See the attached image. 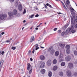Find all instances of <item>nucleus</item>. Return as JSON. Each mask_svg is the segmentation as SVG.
I'll return each mask as SVG.
<instances>
[{
  "label": "nucleus",
  "mask_w": 77,
  "mask_h": 77,
  "mask_svg": "<svg viewBox=\"0 0 77 77\" xmlns=\"http://www.w3.org/2000/svg\"><path fill=\"white\" fill-rule=\"evenodd\" d=\"M7 17V14H0V20H5V18Z\"/></svg>",
  "instance_id": "1"
},
{
  "label": "nucleus",
  "mask_w": 77,
  "mask_h": 77,
  "mask_svg": "<svg viewBox=\"0 0 77 77\" xmlns=\"http://www.w3.org/2000/svg\"><path fill=\"white\" fill-rule=\"evenodd\" d=\"M74 29V27L73 26H72L70 28H68L67 29H66V31L65 32V35H67L69 32H71L72 30H73Z\"/></svg>",
  "instance_id": "2"
},
{
  "label": "nucleus",
  "mask_w": 77,
  "mask_h": 77,
  "mask_svg": "<svg viewBox=\"0 0 77 77\" xmlns=\"http://www.w3.org/2000/svg\"><path fill=\"white\" fill-rule=\"evenodd\" d=\"M74 29V27L73 26H72L70 28H68L67 29H66V31L65 32V35H67L69 32H71L72 30H73Z\"/></svg>",
  "instance_id": "3"
},
{
  "label": "nucleus",
  "mask_w": 77,
  "mask_h": 77,
  "mask_svg": "<svg viewBox=\"0 0 77 77\" xmlns=\"http://www.w3.org/2000/svg\"><path fill=\"white\" fill-rule=\"evenodd\" d=\"M66 53L67 54H69L70 53V50L69 48H70V46L69 45H66Z\"/></svg>",
  "instance_id": "4"
},
{
  "label": "nucleus",
  "mask_w": 77,
  "mask_h": 77,
  "mask_svg": "<svg viewBox=\"0 0 77 77\" xmlns=\"http://www.w3.org/2000/svg\"><path fill=\"white\" fill-rule=\"evenodd\" d=\"M66 74L68 77H70L71 75V72L69 70H68L66 72Z\"/></svg>",
  "instance_id": "5"
},
{
  "label": "nucleus",
  "mask_w": 77,
  "mask_h": 77,
  "mask_svg": "<svg viewBox=\"0 0 77 77\" xmlns=\"http://www.w3.org/2000/svg\"><path fill=\"white\" fill-rule=\"evenodd\" d=\"M65 59L67 61H69L71 60V57L70 56H67L66 57Z\"/></svg>",
  "instance_id": "6"
},
{
  "label": "nucleus",
  "mask_w": 77,
  "mask_h": 77,
  "mask_svg": "<svg viewBox=\"0 0 77 77\" xmlns=\"http://www.w3.org/2000/svg\"><path fill=\"white\" fill-rule=\"evenodd\" d=\"M18 9L20 11H21L23 10V5L21 4H20L18 6Z\"/></svg>",
  "instance_id": "7"
},
{
  "label": "nucleus",
  "mask_w": 77,
  "mask_h": 77,
  "mask_svg": "<svg viewBox=\"0 0 77 77\" xmlns=\"http://www.w3.org/2000/svg\"><path fill=\"white\" fill-rule=\"evenodd\" d=\"M51 63V60H49L47 62V64L48 66H50Z\"/></svg>",
  "instance_id": "8"
},
{
  "label": "nucleus",
  "mask_w": 77,
  "mask_h": 77,
  "mask_svg": "<svg viewBox=\"0 0 77 77\" xmlns=\"http://www.w3.org/2000/svg\"><path fill=\"white\" fill-rule=\"evenodd\" d=\"M45 65V63L43 62L40 65V68H44Z\"/></svg>",
  "instance_id": "9"
},
{
  "label": "nucleus",
  "mask_w": 77,
  "mask_h": 77,
  "mask_svg": "<svg viewBox=\"0 0 77 77\" xmlns=\"http://www.w3.org/2000/svg\"><path fill=\"white\" fill-rule=\"evenodd\" d=\"M68 66L70 69L72 68L73 67V64H72V63H69L68 64Z\"/></svg>",
  "instance_id": "10"
},
{
  "label": "nucleus",
  "mask_w": 77,
  "mask_h": 77,
  "mask_svg": "<svg viewBox=\"0 0 77 77\" xmlns=\"http://www.w3.org/2000/svg\"><path fill=\"white\" fill-rule=\"evenodd\" d=\"M13 14L14 15H17V10L16 9H14L13 11Z\"/></svg>",
  "instance_id": "11"
},
{
  "label": "nucleus",
  "mask_w": 77,
  "mask_h": 77,
  "mask_svg": "<svg viewBox=\"0 0 77 77\" xmlns=\"http://www.w3.org/2000/svg\"><path fill=\"white\" fill-rule=\"evenodd\" d=\"M40 59L41 60H45V57L43 55H41L40 57Z\"/></svg>",
  "instance_id": "12"
},
{
  "label": "nucleus",
  "mask_w": 77,
  "mask_h": 77,
  "mask_svg": "<svg viewBox=\"0 0 77 77\" xmlns=\"http://www.w3.org/2000/svg\"><path fill=\"white\" fill-rule=\"evenodd\" d=\"M8 15L9 16L10 18H11L13 16V13L11 12H8Z\"/></svg>",
  "instance_id": "13"
},
{
  "label": "nucleus",
  "mask_w": 77,
  "mask_h": 77,
  "mask_svg": "<svg viewBox=\"0 0 77 77\" xmlns=\"http://www.w3.org/2000/svg\"><path fill=\"white\" fill-rule=\"evenodd\" d=\"M27 65L28 66H27V69L28 71H29V69H30V66H31L30 64L29 63H28L27 64Z\"/></svg>",
  "instance_id": "14"
},
{
  "label": "nucleus",
  "mask_w": 77,
  "mask_h": 77,
  "mask_svg": "<svg viewBox=\"0 0 77 77\" xmlns=\"http://www.w3.org/2000/svg\"><path fill=\"white\" fill-rule=\"evenodd\" d=\"M34 39H35V37L32 36L30 40V42H33L34 41Z\"/></svg>",
  "instance_id": "15"
},
{
  "label": "nucleus",
  "mask_w": 77,
  "mask_h": 77,
  "mask_svg": "<svg viewBox=\"0 0 77 77\" xmlns=\"http://www.w3.org/2000/svg\"><path fill=\"white\" fill-rule=\"evenodd\" d=\"M48 74L49 77H51L52 76L53 73H52V72L51 71H49L48 72Z\"/></svg>",
  "instance_id": "16"
},
{
  "label": "nucleus",
  "mask_w": 77,
  "mask_h": 77,
  "mask_svg": "<svg viewBox=\"0 0 77 77\" xmlns=\"http://www.w3.org/2000/svg\"><path fill=\"white\" fill-rule=\"evenodd\" d=\"M40 72L41 74H45V69H42L40 71Z\"/></svg>",
  "instance_id": "17"
},
{
  "label": "nucleus",
  "mask_w": 77,
  "mask_h": 77,
  "mask_svg": "<svg viewBox=\"0 0 77 77\" xmlns=\"http://www.w3.org/2000/svg\"><path fill=\"white\" fill-rule=\"evenodd\" d=\"M59 55V51H56L55 52V55L56 57H57Z\"/></svg>",
  "instance_id": "18"
},
{
  "label": "nucleus",
  "mask_w": 77,
  "mask_h": 77,
  "mask_svg": "<svg viewBox=\"0 0 77 77\" xmlns=\"http://www.w3.org/2000/svg\"><path fill=\"white\" fill-rule=\"evenodd\" d=\"M63 58V54H61L59 57V60H60L61 59H62Z\"/></svg>",
  "instance_id": "19"
},
{
  "label": "nucleus",
  "mask_w": 77,
  "mask_h": 77,
  "mask_svg": "<svg viewBox=\"0 0 77 77\" xmlns=\"http://www.w3.org/2000/svg\"><path fill=\"white\" fill-rule=\"evenodd\" d=\"M57 69V66H54L53 67V69L54 71H56Z\"/></svg>",
  "instance_id": "20"
},
{
  "label": "nucleus",
  "mask_w": 77,
  "mask_h": 77,
  "mask_svg": "<svg viewBox=\"0 0 77 77\" xmlns=\"http://www.w3.org/2000/svg\"><path fill=\"white\" fill-rule=\"evenodd\" d=\"M59 74L60 75V76L62 77L63 75V72H59Z\"/></svg>",
  "instance_id": "21"
},
{
  "label": "nucleus",
  "mask_w": 77,
  "mask_h": 77,
  "mask_svg": "<svg viewBox=\"0 0 77 77\" xmlns=\"http://www.w3.org/2000/svg\"><path fill=\"white\" fill-rule=\"evenodd\" d=\"M3 62H4L3 61V60H1V62H0V66L1 67L2 66V65L3 64Z\"/></svg>",
  "instance_id": "22"
},
{
  "label": "nucleus",
  "mask_w": 77,
  "mask_h": 77,
  "mask_svg": "<svg viewBox=\"0 0 77 77\" xmlns=\"http://www.w3.org/2000/svg\"><path fill=\"white\" fill-rule=\"evenodd\" d=\"M61 65L62 66H63L65 65V63L64 62H63L61 63Z\"/></svg>",
  "instance_id": "23"
},
{
  "label": "nucleus",
  "mask_w": 77,
  "mask_h": 77,
  "mask_svg": "<svg viewBox=\"0 0 77 77\" xmlns=\"http://www.w3.org/2000/svg\"><path fill=\"white\" fill-rule=\"evenodd\" d=\"M55 52V51L54 50H52L51 51V54H54V53Z\"/></svg>",
  "instance_id": "24"
},
{
  "label": "nucleus",
  "mask_w": 77,
  "mask_h": 77,
  "mask_svg": "<svg viewBox=\"0 0 77 77\" xmlns=\"http://www.w3.org/2000/svg\"><path fill=\"white\" fill-rule=\"evenodd\" d=\"M53 64H56L57 63V60H54L53 61Z\"/></svg>",
  "instance_id": "25"
},
{
  "label": "nucleus",
  "mask_w": 77,
  "mask_h": 77,
  "mask_svg": "<svg viewBox=\"0 0 77 77\" xmlns=\"http://www.w3.org/2000/svg\"><path fill=\"white\" fill-rule=\"evenodd\" d=\"M59 45L60 47H64L65 45L63 44H59Z\"/></svg>",
  "instance_id": "26"
},
{
  "label": "nucleus",
  "mask_w": 77,
  "mask_h": 77,
  "mask_svg": "<svg viewBox=\"0 0 77 77\" xmlns=\"http://www.w3.org/2000/svg\"><path fill=\"white\" fill-rule=\"evenodd\" d=\"M68 26V25H66L63 27V29H66V28H67Z\"/></svg>",
  "instance_id": "27"
},
{
  "label": "nucleus",
  "mask_w": 77,
  "mask_h": 77,
  "mask_svg": "<svg viewBox=\"0 0 77 77\" xmlns=\"http://www.w3.org/2000/svg\"><path fill=\"white\" fill-rule=\"evenodd\" d=\"M63 6L64 9L65 10H67V8H66V7L65 6V5H63Z\"/></svg>",
  "instance_id": "28"
},
{
  "label": "nucleus",
  "mask_w": 77,
  "mask_h": 77,
  "mask_svg": "<svg viewBox=\"0 0 77 77\" xmlns=\"http://www.w3.org/2000/svg\"><path fill=\"white\" fill-rule=\"evenodd\" d=\"M32 69H31L29 72V74H31L32 73Z\"/></svg>",
  "instance_id": "29"
},
{
  "label": "nucleus",
  "mask_w": 77,
  "mask_h": 77,
  "mask_svg": "<svg viewBox=\"0 0 77 77\" xmlns=\"http://www.w3.org/2000/svg\"><path fill=\"white\" fill-rule=\"evenodd\" d=\"M73 26H75V28H77V24H75V23H73Z\"/></svg>",
  "instance_id": "30"
},
{
  "label": "nucleus",
  "mask_w": 77,
  "mask_h": 77,
  "mask_svg": "<svg viewBox=\"0 0 77 77\" xmlns=\"http://www.w3.org/2000/svg\"><path fill=\"white\" fill-rule=\"evenodd\" d=\"M35 16V15L34 14H32L31 15V16H29V17L30 18H33V17Z\"/></svg>",
  "instance_id": "31"
},
{
  "label": "nucleus",
  "mask_w": 77,
  "mask_h": 77,
  "mask_svg": "<svg viewBox=\"0 0 77 77\" xmlns=\"http://www.w3.org/2000/svg\"><path fill=\"white\" fill-rule=\"evenodd\" d=\"M69 3H70L69 1V0H68L66 1V3L67 5H69Z\"/></svg>",
  "instance_id": "32"
},
{
  "label": "nucleus",
  "mask_w": 77,
  "mask_h": 77,
  "mask_svg": "<svg viewBox=\"0 0 77 77\" xmlns=\"http://www.w3.org/2000/svg\"><path fill=\"white\" fill-rule=\"evenodd\" d=\"M74 53L75 55H77V51H74Z\"/></svg>",
  "instance_id": "33"
},
{
  "label": "nucleus",
  "mask_w": 77,
  "mask_h": 77,
  "mask_svg": "<svg viewBox=\"0 0 77 77\" xmlns=\"http://www.w3.org/2000/svg\"><path fill=\"white\" fill-rule=\"evenodd\" d=\"M57 32L59 33H62V31H61V30H59L57 31Z\"/></svg>",
  "instance_id": "34"
},
{
  "label": "nucleus",
  "mask_w": 77,
  "mask_h": 77,
  "mask_svg": "<svg viewBox=\"0 0 77 77\" xmlns=\"http://www.w3.org/2000/svg\"><path fill=\"white\" fill-rule=\"evenodd\" d=\"M11 48L12 49V50H15V49H16V47H12Z\"/></svg>",
  "instance_id": "35"
},
{
  "label": "nucleus",
  "mask_w": 77,
  "mask_h": 77,
  "mask_svg": "<svg viewBox=\"0 0 77 77\" xmlns=\"http://www.w3.org/2000/svg\"><path fill=\"white\" fill-rule=\"evenodd\" d=\"M71 14L72 15H75V13L72 11H71Z\"/></svg>",
  "instance_id": "36"
},
{
  "label": "nucleus",
  "mask_w": 77,
  "mask_h": 77,
  "mask_svg": "<svg viewBox=\"0 0 77 77\" xmlns=\"http://www.w3.org/2000/svg\"><path fill=\"white\" fill-rule=\"evenodd\" d=\"M74 75H75V77H77V72L74 73Z\"/></svg>",
  "instance_id": "37"
},
{
  "label": "nucleus",
  "mask_w": 77,
  "mask_h": 77,
  "mask_svg": "<svg viewBox=\"0 0 77 77\" xmlns=\"http://www.w3.org/2000/svg\"><path fill=\"white\" fill-rule=\"evenodd\" d=\"M65 34V32H63L61 33V36H64Z\"/></svg>",
  "instance_id": "38"
},
{
  "label": "nucleus",
  "mask_w": 77,
  "mask_h": 77,
  "mask_svg": "<svg viewBox=\"0 0 77 77\" xmlns=\"http://www.w3.org/2000/svg\"><path fill=\"white\" fill-rule=\"evenodd\" d=\"M26 9H24V11L23 12V14H26Z\"/></svg>",
  "instance_id": "39"
},
{
  "label": "nucleus",
  "mask_w": 77,
  "mask_h": 77,
  "mask_svg": "<svg viewBox=\"0 0 77 77\" xmlns=\"http://www.w3.org/2000/svg\"><path fill=\"white\" fill-rule=\"evenodd\" d=\"M11 3H13L14 2V0H9Z\"/></svg>",
  "instance_id": "40"
},
{
  "label": "nucleus",
  "mask_w": 77,
  "mask_h": 77,
  "mask_svg": "<svg viewBox=\"0 0 77 77\" xmlns=\"http://www.w3.org/2000/svg\"><path fill=\"white\" fill-rule=\"evenodd\" d=\"M51 48H52V47H51L49 48L48 49L49 51H50V50H51Z\"/></svg>",
  "instance_id": "41"
},
{
  "label": "nucleus",
  "mask_w": 77,
  "mask_h": 77,
  "mask_svg": "<svg viewBox=\"0 0 77 77\" xmlns=\"http://www.w3.org/2000/svg\"><path fill=\"white\" fill-rule=\"evenodd\" d=\"M73 29H72V30L71 31H72V33H75V31L74 30H73Z\"/></svg>",
  "instance_id": "42"
},
{
  "label": "nucleus",
  "mask_w": 77,
  "mask_h": 77,
  "mask_svg": "<svg viewBox=\"0 0 77 77\" xmlns=\"http://www.w3.org/2000/svg\"><path fill=\"white\" fill-rule=\"evenodd\" d=\"M11 41L10 40H7L6 41V42L8 43H9V42H10Z\"/></svg>",
  "instance_id": "43"
},
{
  "label": "nucleus",
  "mask_w": 77,
  "mask_h": 77,
  "mask_svg": "<svg viewBox=\"0 0 77 77\" xmlns=\"http://www.w3.org/2000/svg\"><path fill=\"white\" fill-rule=\"evenodd\" d=\"M35 48H37L38 47V44L35 45Z\"/></svg>",
  "instance_id": "44"
},
{
  "label": "nucleus",
  "mask_w": 77,
  "mask_h": 77,
  "mask_svg": "<svg viewBox=\"0 0 77 77\" xmlns=\"http://www.w3.org/2000/svg\"><path fill=\"white\" fill-rule=\"evenodd\" d=\"M57 28H56L54 29V31H56L57 30Z\"/></svg>",
  "instance_id": "45"
},
{
  "label": "nucleus",
  "mask_w": 77,
  "mask_h": 77,
  "mask_svg": "<svg viewBox=\"0 0 77 77\" xmlns=\"http://www.w3.org/2000/svg\"><path fill=\"white\" fill-rule=\"evenodd\" d=\"M35 17H39V15L38 14H37L35 16Z\"/></svg>",
  "instance_id": "46"
},
{
  "label": "nucleus",
  "mask_w": 77,
  "mask_h": 77,
  "mask_svg": "<svg viewBox=\"0 0 77 77\" xmlns=\"http://www.w3.org/2000/svg\"><path fill=\"white\" fill-rule=\"evenodd\" d=\"M39 47H38L37 48H36L35 50H38V49H39Z\"/></svg>",
  "instance_id": "47"
},
{
  "label": "nucleus",
  "mask_w": 77,
  "mask_h": 77,
  "mask_svg": "<svg viewBox=\"0 0 77 77\" xmlns=\"http://www.w3.org/2000/svg\"><path fill=\"white\" fill-rule=\"evenodd\" d=\"M60 2H61V3H62V4L63 6V5H65L64 4V3H63V2L62 1H60Z\"/></svg>",
  "instance_id": "48"
},
{
  "label": "nucleus",
  "mask_w": 77,
  "mask_h": 77,
  "mask_svg": "<svg viewBox=\"0 0 77 77\" xmlns=\"http://www.w3.org/2000/svg\"><path fill=\"white\" fill-rule=\"evenodd\" d=\"M32 53H35V49H34L32 51Z\"/></svg>",
  "instance_id": "49"
},
{
  "label": "nucleus",
  "mask_w": 77,
  "mask_h": 77,
  "mask_svg": "<svg viewBox=\"0 0 77 77\" xmlns=\"http://www.w3.org/2000/svg\"><path fill=\"white\" fill-rule=\"evenodd\" d=\"M4 53V51H3L2 53L1 52V54L2 55H3Z\"/></svg>",
  "instance_id": "50"
},
{
  "label": "nucleus",
  "mask_w": 77,
  "mask_h": 77,
  "mask_svg": "<svg viewBox=\"0 0 77 77\" xmlns=\"http://www.w3.org/2000/svg\"><path fill=\"white\" fill-rule=\"evenodd\" d=\"M44 5L45 8H47V6H46L45 4H44Z\"/></svg>",
  "instance_id": "51"
},
{
  "label": "nucleus",
  "mask_w": 77,
  "mask_h": 77,
  "mask_svg": "<svg viewBox=\"0 0 77 77\" xmlns=\"http://www.w3.org/2000/svg\"><path fill=\"white\" fill-rule=\"evenodd\" d=\"M2 35H4L5 34V32H3L1 33Z\"/></svg>",
  "instance_id": "52"
},
{
  "label": "nucleus",
  "mask_w": 77,
  "mask_h": 77,
  "mask_svg": "<svg viewBox=\"0 0 77 77\" xmlns=\"http://www.w3.org/2000/svg\"><path fill=\"white\" fill-rule=\"evenodd\" d=\"M40 40H41V38H38V41H40Z\"/></svg>",
  "instance_id": "53"
},
{
  "label": "nucleus",
  "mask_w": 77,
  "mask_h": 77,
  "mask_svg": "<svg viewBox=\"0 0 77 77\" xmlns=\"http://www.w3.org/2000/svg\"><path fill=\"white\" fill-rule=\"evenodd\" d=\"M30 60L31 61H32V58H30Z\"/></svg>",
  "instance_id": "54"
},
{
  "label": "nucleus",
  "mask_w": 77,
  "mask_h": 77,
  "mask_svg": "<svg viewBox=\"0 0 77 77\" xmlns=\"http://www.w3.org/2000/svg\"><path fill=\"white\" fill-rule=\"evenodd\" d=\"M58 15H60V14H62V13H58Z\"/></svg>",
  "instance_id": "55"
},
{
  "label": "nucleus",
  "mask_w": 77,
  "mask_h": 77,
  "mask_svg": "<svg viewBox=\"0 0 77 77\" xmlns=\"http://www.w3.org/2000/svg\"><path fill=\"white\" fill-rule=\"evenodd\" d=\"M49 6L50 7V8H51V5H49Z\"/></svg>",
  "instance_id": "56"
},
{
  "label": "nucleus",
  "mask_w": 77,
  "mask_h": 77,
  "mask_svg": "<svg viewBox=\"0 0 77 77\" xmlns=\"http://www.w3.org/2000/svg\"><path fill=\"white\" fill-rule=\"evenodd\" d=\"M46 5L47 6H48L49 5V4H48V3H47L46 4Z\"/></svg>",
  "instance_id": "57"
},
{
  "label": "nucleus",
  "mask_w": 77,
  "mask_h": 77,
  "mask_svg": "<svg viewBox=\"0 0 77 77\" xmlns=\"http://www.w3.org/2000/svg\"><path fill=\"white\" fill-rule=\"evenodd\" d=\"M23 23H26V20H24L23 21Z\"/></svg>",
  "instance_id": "58"
},
{
  "label": "nucleus",
  "mask_w": 77,
  "mask_h": 77,
  "mask_svg": "<svg viewBox=\"0 0 77 77\" xmlns=\"http://www.w3.org/2000/svg\"><path fill=\"white\" fill-rule=\"evenodd\" d=\"M41 48H44V47H43L42 46H41Z\"/></svg>",
  "instance_id": "59"
},
{
  "label": "nucleus",
  "mask_w": 77,
  "mask_h": 77,
  "mask_svg": "<svg viewBox=\"0 0 77 77\" xmlns=\"http://www.w3.org/2000/svg\"><path fill=\"white\" fill-rule=\"evenodd\" d=\"M75 21L76 22H77V18L75 19Z\"/></svg>",
  "instance_id": "60"
},
{
  "label": "nucleus",
  "mask_w": 77,
  "mask_h": 77,
  "mask_svg": "<svg viewBox=\"0 0 77 77\" xmlns=\"http://www.w3.org/2000/svg\"><path fill=\"white\" fill-rule=\"evenodd\" d=\"M42 23H40L39 24V26H41V24H42Z\"/></svg>",
  "instance_id": "61"
},
{
  "label": "nucleus",
  "mask_w": 77,
  "mask_h": 77,
  "mask_svg": "<svg viewBox=\"0 0 77 77\" xmlns=\"http://www.w3.org/2000/svg\"><path fill=\"white\" fill-rule=\"evenodd\" d=\"M36 30H38V28H35Z\"/></svg>",
  "instance_id": "62"
},
{
  "label": "nucleus",
  "mask_w": 77,
  "mask_h": 77,
  "mask_svg": "<svg viewBox=\"0 0 77 77\" xmlns=\"http://www.w3.org/2000/svg\"><path fill=\"white\" fill-rule=\"evenodd\" d=\"M72 20L71 21V24H72Z\"/></svg>",
  "instance_id": "63"
},
{
  "label": "nucleus",
  "mask_w": 77,
  "mask_h": 77,
  "mask_svg": "<svg viewBox=\"0 0 77 77\" xmlns=\"http://www.w3.org/2000/svg\"><path fill=\"white\" fill-rule=\"evenodd\" d=\"M2 38V35H0V38Z\"/></svg>",
  "instance_id": "64"
}]
</instances>
